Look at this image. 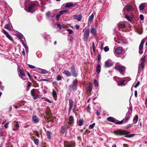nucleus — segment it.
I'll return each instance as SVG.
<instances>
[{
  "instance_id": "nucleus-1",
  "label": "nucleus",
  "mask_w": 147,
  "mask_h": 147,
  "mask_svg": "<svg viewBox=\"0 0 147 147\" xmlns=\"http://www.w3.org/2000/svg\"><path fill=\"white\" fill-rule=\"evenodd\" d=\"M113 133L117 135H125V137L126 138H131L133 137L134 135V134H129L130 132H128L127 131L123 130L122 131L116 130L114 131Z\"/></svg>"
},
{
  "instance_id": "nucleus-2",
  "label": "nucleus",
  "mask_w": 147,
  "mask_h": 147,
  "mask_svg": "<svg viewBox=\"0 0 147 147\" xmlns=\"http://www.w3.org/2000/svg\"><path fill=\"white\" fill-rule=\"evenodd\" d=\"M40 92L37 90L33 89L31 91V94L34 100L40 97V96L39 95Z\"/></svg>"
},
{
  "instance_id": "nucleus-3",
  "label": "nucleus",
  "mask_w": 147,
  "mask_h": 147,
  "mask_svg": "<svg viewBox=\"0 0 147 147\" xmlns=\"http://www.w3.org/2000/svg\"><path fill=\"white\" fill-rule=\"evenodd\" d=\"M146 57V55L144 54L141 58L140 61L141 63L139 64L138 72H140L141 70H143L144 69V63Z\"/></svg>"
},
{
  "instance_id": "nucleus-4",
  "label": "nucleus",
  "mask_w": 147,
  "mask_h": 147,
  "mask_svg": "<svg viewBox=\"0 0 147 147\" xmlns=\"http://www.w3.org/2000/svg\"><path fill=\"white\" fill-rule=\"evenodd\" d=\"M89 29L88 28L86 29L83 34L84 37L83 39L84 40V42H87L88 40V39L89 36Z\"/></svg>"
},
{
  "instance_id": "nucleus-5",
  "label": "nucleus",
  "mask_w": 147,
  "mask_h": 147,
  "mask_svg": "<svg viewBox=\"0 0 147 147\" xmlns=\"http://www.w3.org/2000/svg\"><path fill=\"white\" fill-rule=\"evenodd\" d=\"M47 18L53 21V18L55 17V14L54 13H51L50 11L47 12L46 14Z\"/></svg>"
},
{
  "instance_id": "nucleus-6",
  "label": "nucleus",
  "mask_w": 147,
  "mask_h": 147,
  "mask_svg": "<svg viewBox=\"0 0 147 147\" xmlns=\"http://www.w3.org/2000/svg\"><path fill=\"white\" fill-rule=\"evenodd\" d=\"M35 5L34 3H30L26 10L28 12H33L34 10Z\"/></svg>"
},
{
  "instance_id": "nucleus-7",
  "label": "nucleus",
  "mask_w": 147,
  "mask_h": 147,
  "mask_svg": "<svg viewBox=\"0 0 147 147\" xmlns=\"http://www.w3.org/2000/svg\"><path fill=\"white\" fill-rule=\"evenodd\" d=\"M113 64V63L112 61L110 59H109L105 61L104 67L106 68L112 66Z\"/></svg>"
},
{
  "instance_id": "nucleus-8",
  "label": "nucleus",
  "mask_w": 147,
  "mask_h": 147,
  "mask_svg": "<svg viewBox=\"0 0 147 147\" xmlns=\"http://www.w3.org/2000/svg\"><path fill=\"white\" fill-rule=\"evenodd\" d=\"M19 73V75L20 78L23 80H26V77L25 76V73L22 70H20Z\"/></svg>"
},
{
  "instance_id": "nucleus-9",
  "label": "nucleus",
  "mask_w": 147,
  "mask_h": 147,
  "mask_svg": "<svg viewBox=\"0 0 147 147\" xmlns=\"http://www.w3.org/2000/svg\"><path fill=\"white\" fill-rule=\"evenodd\" d=\"M78 80L76 79L73 82L71 86L72 89L74 91L76 90L77 89Z\"/></svg>"
},
{
  "instance_id": "nucleus-10",
  "label": "nucleus",
  "mask_w": 147,
  "mask_h": 147,
  "mask_svg": "<svg viewBox=\"0 0 147 147\" xmlns=\"http://www.w3.org/2000/svg\"><path fill=\"white\" fill-rule=\"evenodd\" d=\"M71 71L72 76L74 77H76L78 74L76 72L74 65H73L70 67Z\"/></svg>"
},
{
  "instance_id": "nucleus-11",
  "label": "nucleus",
  "mask_w": 147,
  "mask_h": 147,
  "mask_svg": "<svg viewBox=\"0 0 147 147\" xmlns=\"http://www.w3.org/2000/svg\"><path fill=\"white\" fill-rule=\"evenodd\" d=\"M131 115L130 114V110L129 109L128 112L126 113L125 117L122 120L123 122L126 123L127 121L129 119Z\"/></svg>"
},
{
  "instance_id": "nucleus-12",
  "label": "nucleus",
  "mask_w": 147,
  "mask_h": 147,
  "mask_svg": "<svg viewBox=\"0 0 147 147\" xmlns=\"http://www.w3.org/2000/svg\"><path fill=\"white\" fill-rule=\"evenodd\" d=\"M125 67L123 66L118 65L116 66L115 69L118 70L121 74H122L124 70Z\"/></svg>"
},
{
  "instance_id": "nucleus-13",
  "label": "nucleus",
  "mask_w": 147,
  "mask_h": 147,
  "mask_svg": "<svg viewBox=\"0 0 147 147\" xmlns=\"http://www.w3.org/2000/svg\"><path fill=\"white\" fill-rule=\"evenodd\" d=\"M68 128V125H67L62 126L61 127V132L63 134L67 133V130Z\"/></svg>"
},
{
  "instance_id": "nucleus-14",
  "label": "nucleus",
  "mask_w": 147,
  "mask_h": 147,
  "mask_svg": "<svg viewBox=\"0 0 147 147\" xmlns=\"http://www.w3.org/2000/svg\"><path fill=\"white\" fill-rule=\"evenodd\" d=\"M64 147H75V146L74 143H67V141H65L64 142Z\"/></svg>"
},
{
  "instance_id": "nucleus-15",
  "label": "nucleus",
  "mask_w": 147,
  "mask_h": 147,
  "mask_svg": "<svg viewBox=\"0 0 147 147\" xmlns=\"http://www.w3.org/2000/svg\"><path fill=\"white\" fill-rule=\"evenodd\" d=\"M36 69V71L37 72L42 74H46L48 72L46 70L38 68H37Z\"/></svg>"
},
{
  "instance_id": "nucleus-16",
  "label": "nucleus",
  "mask_w": 147,
  "mask_h": 147,
  "mask_svg": "<svg viewBox=\"0 0 147 147\" xmlns=\"http://www.w3.org/2000/svg\"><path fill=\"white\" fill-rule=\"evenodd\" d=\"M127 10L129 13L131 14H133V12L134 11V9L133 7L131 5H129L127 7Z\"/></svg>"
},
{
  "instance_id": "nucleus-17",
  "label": "nucleus",
  "mask_w": 147,
  "mask_h": 147,
  "mask_svg": "<svg viewBox=\"0 0 147 147\" xmlns=\"http://www.w3.org/2000/svg\"><path fill=\"white\" fill-rule=\"evenodd\" d=\"M32 120L34 123H36L39 122V119L36 115H34L32 117Z\"/></svg>"
},
{
  "instance_id": "nucleus-18",
  "label": "nucleus",
  "mask_w": 147,
  "mask_h": 147,
  "mask_svg": "<svg viewBox=\"0 0 147 147\" xmlns=\"http://www.w3.org/2000/svg\"><path fill=\"white\" fill-rule=\"evenodd\" d=\"M134 17L133 14H131L130 16H129L127 14H125V19L129 22L131 21L133 18Z\"/></svg>"
},
{
  "instance_id": "nucleus-19",
  "label": "nucleus",
  "mask_w": 147,
  "mask_h": 147,
  "mask_svg": "<svg viewBox=\"0 0 147 147\" xmlns=\"http://www.w3.org/2000/svg\"><path fill=\"white\" fill-rule=\"evenodd\" d=\"M74 18L78 21H80L82 19V16L81 14L78 15H75L74 16Z\"/></svg>"
},
{
  "instance_id": "nucleus-20",
  "label": "nucleus",
  "mask_w": 147,
  "mask_h": 147,
  "mask_svg": "<svg viewBox=\"0 0 147 147\" xmlns=\"http://www.w3.org/2000/svg\"><path fill=\"white\" fill-rule=\"evenodd\" d=\"M122 48L120 47H117L115 50V52L116 53L120 54L122 53Z\"/></svg>"
},
{
  "instance_id": "nucleus-21",
  "label": "nucleus",
  "mask_w": 147,
  "mask_h": 147,
  "mask_svg": "<svg viewBox=\"0 0 147 147\" xmlns=\"http://www.w3.org/2000/svg\"><path fill=\"white\" fill-rule=\"evenodd\" d=\"M22 105V102H18L16 103L13 105V107L16 109H17Z\"/></svg>"
},
{
  "instance_id": "nucleus-22",
  "label": "nucleus",
  "mask_w": 147,
  "mask_h": 147,
  "mask_svg": "<svg viewBox=\"0 0 147 147\" xmlns=\"http://www.w3.org/2000/svg\"><path fill=\"white\" fill-rule=\"evenodd\" d=\"M96 30L95 28L93 27L91 28L90 33L91 34L95 36L96 34Z\"/></svg>"
},
{
  "instance_id": "nucleus-23",
  "label": "nucleus",
  "mask_w": 147,
  "mask_h": 147,
  "mask_svg": "<svg viewBox=\"0 0 147 147\" xmlns=\"http://www.w3.org/2000/svg\"><path fill=\"white\" fill-rule=\"evenodd\" d=\"M65 7L68 8L70 7H74V5L71 3H67L65 4Z\"/></svg>"
},
{
  "instance_id": "nucleus-24",
  "label": "nucleus",
  "mask_w": 147,
  "mask_h": 147,
  "mask_svg": "<svg viewBox=\"0 0 147 147\" xmlns=\"http://www.w3.org/2000/svg\"><path fill=\"white\" fill-rule=\"evenodd\" d=\"M12 26L11 24H10L9 23L7 24L4 26V28L6 29L7 30H8L9 31L11 30V29L10 28V27Z\"/></svg>"
},
{
  "instance_id": "nucleus-25",
  "label": "nucleus",
  "mask_w": 147,
  "mask_h": 147,
  "mask_svg": "<svg viewBox=\"0 0 147 147\" xmlns=\"http://www.w3.org/2000/svg\"><path fill=\"white\" fill-rule=\"evenodd\" d=\"M107 120L110 121L113 123H115V119L112 117H109L107 119Z\"/></svg>"
},
{
  "instance_id": "nucleus-26",
  "label": "nucleus",
  "mask_w": 147,
  "mask_h": 147,
  "mask_svg": "<svg viewBox=\"0 0 147 147\" xmlns=\"http://www.w3.org/2000/svg\"><path fill=\"white\" fill-rule=\"evenodd\" d=\"M74 121V120L73 119V117L72 116H71L69 117V121L68 122V124L69 125H71L72 124Z\"/></svg>"
},
{
  "instance_id": "nucleus-27",
  "label": "nucleus",
  "mask_w": 147,
  "mask_h": 147,
  "mask_svg": "<svg viewBox=\"0 0 147 147\" xmlns=\"http://www.w3.org/2000/svg\"><path fill=\"white\" fill-rule=\"evenodd\" d=\"M145 3H143L140 4L139 7L140 9L142 11L144 10L145 7Z\"/></svg>"
},
{
  "instance_id": "nucleus-28",
  "label": "nucleus",
  "mask_w": 147,
  "mask_h": 147,
  "mask_svg": "<svg viewBox=\"0 0 147 147\" xmlns=\"http://www.w3.org/2000/svg\"><path fill=\"white\" fill-rule=\"evenodd\" d=\"M96 68V71L97 73L99 74L100 72L101 69V67L100 64L97 65Z\"/></svg>"
},
{
  "instance_id": "nucleus-29",
  "label": "nucleus",
  "mask_w": 147,
  "mask_h": 147,
  "mask_svg": "<svg viewBox=\"0 0 147 147\" xmlns=\"http://www.w3.org/2000/svg\"><path fill=\"white\" fill-rule=\"evenodd\" d=\"M87 89L88 91L91 92L92 89V83H89Z\"/></svg>"
},
{
  "instance_id": "nucleus-30",
  "label": "nucleus",
  "mask_w": 147,
  "mask_h": 147,
  "mask_svg": "<svg viewBox=\"0 0 147 147\" xmlns=\"http://www.w3.org/2000/svg\"><path fill=\"white\" fill-rule=\"evenodd\" d=\"M69 108H72V107L74 105V102L72 100L69 99Z\"/></svg>"
},
{
  "instance_id": "nucleus-31",
  "label": "nucleus",
  "mask_w": 147,
  "mask_h": 147,
  "mask_svg": "<svg viewBox=\"0 0 147 147\" xmlns=\"http://www.w3.org/2000/svg\"><path fill=\"white\" fill-rule=\"evenodd\" d=\"M63 73L68 77L71 74L70 73L68 70L64 71Z\"/></svg>"
},
{
  "instance_id": "nucleus-32",
  "label": "nucleus",
  "mask_w": 147,
  "mask_h": 147,
  "mask_svg": "<svg viewBox=\"0 0 147 147\" xmlns=\"http://www.w3.org/2000/svg\"><path fill=\"white\" fill-rule=\"evenodd\" d=\"M144 43V41L142 40L141 42L139 47V49H143V45Z\"/></svg>"
},
{
  "instance_id": "nucleus-33",
  "label": "nucleus",
  "mask_w": 147,
  "mask_h": 147,
  "mask_svg": "<svg viewBox=\"0 0 147 147\" xmlns=\"http://www.w3.org/2000/svg\"><path fill=\"white\" fill-rule=\"evenodd\" d=\"M16 36L18 37L20 39H23L24 37L21 34H16Z\"/></svg>"
},
{
  "instance_id": "nucleus-34",
  "label": "nucleus",
  "mask_w": 147,
  "mask_h": 147,
  "mask_svg": "<svg viewBox=\"0 0 147 147\" xmlns=\"http://www.w3.org/2000/svg\"><path fill=\"white\" fill-rule=\"evenodd\" d=\"M68 11V10H67V9L61 10V11H60L59 12V13L61 15H63V14L66 13Z\"/></svg>"
},
{
  "instance_id": "nucleus-35",
  "label": "nucleus",
  "mask_w": 147,
  "mask_h": 147,
  "mask_svg": "<svg viewBox=\"0 0 147 147\" xmlns=\"http://www.w3.org/2000/svg\"><path fill=\"white\" fill-rule=\"evenodd\" d=\"M19 127V125L18 124V122H16V124L14 126V128L13 129V130L14 131H16L17 130L16 129H17Z\"/></svg>"
},
{
  "instance_id": "nucleus-36",
  "label": "nucleus",
  "mask_w": 147,
  "mask_h": 147,
  "mask_svg": "<svg viewBox=\"0 0 147 147\" xmlns=\"http://www.w3.org/2000/svg\"><path fill=\"white\" fill-rule=\"evenodd\" d=\"M138 116L137 115L134 118V121L133 122V123L134 124H135L138 121Z\"/></svg>"
},
{
  "instance_id": "nucleus-37",
  "label": "nucleus",
  "mask_w": 147,
  "mask_h": 147,
  "mask_svg": "<svg viewBox=\"0 0 147 147\" xmlns=\"http://www.w3.org/2000/svg\"><path fill=\"white\" fill-rule=\"evenodd\" d=\"M47 137L49 139H51V132L49 131H47Z\"/></svg>"
},
{
  "instance_id": "nucleus-38",
  "label": "nucleus",
  "mask_w": 147,
  "mask_h": 147,
  "mask_svg": "<svg viewBox=\"0 0 147 147\" xmlns=\"http://www.w3.org/2000/svg\"><path fill=\"white\" fill-rule=\"evenodd\" d=\"M78 125L80 126H82L84 124V121L82 119H80L78 121Z\"/></svg>"
},
{
  "instance_id": "nucleus-39",
  "label": "nucleus",
  "mask_w": 147,
  "mask_h": 147,
  "mask_svg": "<svg viewBox=\"0 0 147 147\" xmlns=\"http://www.w3.org/2000/svg\"><path fill=\"white\" fill-rule=\"evenodd\" d=\"M94 18V16L93 14H92V15L90 16L88 18V21L91 22L92 21Z\"/></svg>"
},
{
  "instance_id": "nucleus-40",
  "label": "nucleus",
  "mask_w": 147,
  "mask_h": 147,
  "mask_svg": "<svg viewBox=\"0 0 147 147\" xmlns=\"http://www.w3.org/2000/svg\"><path fill=\"white\" fill-rule=\"evenodd\" d=\"M52 94L53 96L55 98H56L57 97V94L56 92L54 90H53V91L52 92Z\"/></svg>"
},
{
  "instance_id": "nucleus-41",
  "label": "nucleus",
  "mask_w": 147,
  "mask_h": 147,
  "mask_svg": "<svg viewBox=\"0 0 147 147\" xmlns=\"http://www.w3.org/2000/svg\"><path fill=\"white\" fill-rule=\"evenodd\" d=\"M33 141L34 143V144L36 145H38V144L39 142V140L38 139H34Z\"/></svg>"
},
{
  "instance_id": "nucleus-42",
  "label": "nucleus",
  "mask_w": 147,
  "mask_h": 147,
  "mask_svg": "<svg viewBox=\"0 0 147 147\" xmlns=\"http://www.w3.org/2000/svg\"><path fill=\"white\" fill-rule=\"evenodd\" d=\"M124 81H125L124 80H123L120 81L118 83V85L119 86H120L121 85H123L124 84Z\"/></svg>"
},
{
  "instance_id": "nucleus-43",
  "label": "nucleus",
  "mask_w": 147,
  "mask_h": 147,
  "mask_svg": "<svg viewBox=\"0 0 147 147\" xmlns=\"http://www.w3.org/2000/svg\"><path fill=\"white\" fill-rule=\"evenodd\" d=\"M95 125V123H93L92 124H90L89 125V128L90 129H92L93 128Z\"/></svg>"
},
{
  "instance_id": "nucleus-44",
  "label": "nucleus",
  "mask_w": 147,
  "mask_h": 147,
  "mask_svg": "<svg viewBox=\"0 0 147 147\" xmlns=\"http://www.w3.org/2000/svg\"><path fill=\"white\" fill-rule=\"evenodd\" d=\"M94 85L95 86H98V81L96 80L94 81Z\"/></svg>"
},
{
  "instance_id": "nucleus-45",
  "label": "nucleus",
  "mask_w": 147,
  "mask_h": 147,
  "mask_svg": "<svg viewBox=\"0 0 147 147\" xmlns=\"http://www.w3.org/2000/svg\"><path fill=\"white\" fill-rule=\"evenodd\" d=\"M61 14H57L55 16V18L57 21H58L59 19V18L61 16Z\"/></svg>"
},
{
  "instance_id": "nucleus-46",
  "label": "nucleus",
  "mask_w": 147,
  "mask_h": 147,
  "mask_svg": "<svg viewBox=\"0 0 147 147\" xmlns=\"http://www.w3.org/2000/svg\"><path fill=\"white\" fill-rule=\"evenodd\" d=\"M123 122V120L121 121H117L116 122H115V123L116 124H122Z\"/></svg>"
},
{
  "instance_id": "nucleus-47",
  "label": "nucleus",
  "mask_w": 147,
  "mask_h": 147,
  "mask_svg": "<svg viewBox=\"0 0 147 147\" xmlns=\"http://www.w3.org/2000/svg\"><path fill=\"white\" fill-rule=\"evenodd\" d=\"M22 39H20L21 40L20 41H21V42L22 43V45L24 46V45H26V44L25 43V42H24V41L26 42L25 39L24 38H23Z\"/></svg>"
},
{
  "instance_id": "nucleus-48",
  "label": "nucleus",
  "mask_w": 147,
  "mask_h": 147,
  "mask_svg": "<svg viewBox=\"0 0 147 147\" xmlns=\"http://www.w3.org/2000/svg\"><path fill=\"white\" fill-rule=\"evenodd\" d=\"M61 77L60 75H59L57 76V81H59L61 80Z\"/></svg>"
},
{
  "instance_id": "nucleus-49",
  "label": "nucleus",
  "mask_w": 147,
  "mask_h": 147,
  "mask_svg": "<svg viewBox=\"0 0 147 147\" xmlns=\"http://www.w3.org/2000/svg\"><path fill=\"white\" fill-rule=\"evenodd\" d=\"M119 27L121 28H123L125 27V26L124 24H120L119 25Z\"/></svg>"
},
{
  "instance_id": "nucleus-50",
  "label": "nucleus",
  "mask_w": 147,
  "mask_h": 147,
  "mask_svg": "<svg viewBox=\"0 0 147 147\" xmlns=\"http://www.w3.org/2000/svg\"><path fill=\"white\" fill-rule=\"evenodd\" d=\"M104 51L105 52H106L108 51H109V48H108V47L106 46V47H105L104 48Z\"/></svg>"
},
{
  "instance_id": "nucleus-51",
  "label": "nucleus",
  "mask_w": 147,
  "mask_h": 147,
  "mask_svg": "<svg viewBox=\"0 0 147 147\" xmlns=\"http://www.w3.org/2000/svg\"><path fill=\"white\" fill-rule=\"evenodd\" d=\"M140 18L142 21L144 19L143 15L142 14H140Z\"/></svg>"
},
{
  "instance_id": "nucleus-52",
  "label": "nucleus",
  "mask_w": 147,
  "mask_h": 147,
  "mask_svg": "<svg viewBox=\"0 0 147 147\" xmlns=\"http://www.w3.org/2000/svg\"><path fill=\"white\" fill-rule=\"evenodd\" d=\"M29 3H30V1L29 0H26L25 1V3H24V4H25V6H27L28 5V4Z\"/></svg>"
},
{
  "instance_id": "nucleus-53",
  "label": "nucleus",
  "mask_w": 147,
  "mask_h": 147,
  "mask_svg": "<svg viewBox=\"0 0 147 147\" xmlns=\"http://www.w3.org/2000/svg\"><path fill=\"white\" fill-rule=\"evenodd\" d=\"M44 100L45 101L49 102V103H51L52 102L49 99L47 98H45Z\"/></svg>"
},
{
  "instance_id": "nucleus-54",
  "label": "nucleus",
  "mask_w": 147,
  "mask_h": 147,
  "mask_svg": "<svg viewBox=\"0 0 147 147\" xmlns=\"http://www.w3.org/2000/svg\"><path fill=\"white\" fill-rule=\"evenodd\" d=\"M28 65L31 69H33L35 68V67L33 65L29 64H28Z\"/></svg>"
},
{
  "instance_id": "nucleus-55",
  "label": "nucleus",
  "mask_w": 147,
  "mask_h": 147,
  "mask_svg": "<svg viewBox=\"0 0 147 147\" xmlns=\"http://www.w3.org/2000/svg\"><path fill=\"white\" fill-rule=\"evenodd\" d=\"M74 39L73 37L72 36H70V37L68 38V40L72 42Z\"/></svg>"
},
{
  "instance_id": "nucleus-56",
  "label": "nucleus",
  "mask_w": 147,
  "mask_h": 147,
  "mask_svg": "<svg viewBox=\"0 0 147 147\" xmlns=\"http://www.w3.org/2000/svg\"><path fill=\"white\" fill-rule=\"evenodd\" d=\"M67 30L68 31L69 33L70 34H71L73 33V31L72 30L70 29H67Z\"/></svg>"
},
{
  "instance_id": "nucleus-57",
  "label": "nucleus",
  "mask_w": 147,
  "mask_h": 147,
  "mask_svg": "<svg viewBox=\"0 0 147 147\" xmlns=\"http://www.w3.org/2000/svg\"><path fill=\"white\" fill-rule=\"evenodd\" d=\"M140 82L138 81L137 83L135 85L134 87L135 88L137 87L140 84Z\"/></svg>"
},
{
  "instance_id": "nucleus-58",
  "label": "nucleus",
  "mask_w": 147,
  "mask_h": 147,
  "mask_svg": "<svg viewBox=\"0 0 147 147\" xmlns=\"http://www.w3.org/2000/svg\"><path fill=\"white\" fill-rule=\"evenodd\" d=\"M3 32L6 35V36L9 35V34L5 30H3Z\"/></svg>"
},
{
  "instance_id": "nucleus-59",
  "label": "nucleus",
  "mask_w": 147,
  "mask_h": 147,
  "mask_svg": "<svg viewBox=\"0 0 147 147\" xmlns=\"http://www.w3.org/2000/svg\"><path fill=\"white\" fill-rule=\"evenodd\" d=\"M92 49H93V51H94L95 49V45H94V43L93 42H92Z\"/></svg>"
},
{
  "instance_id": "nucleus-60",
  "label": "nucleus",
  "mask_w": 147,
  "mask_h": 147,
  "mask_svg": "<svg viewBox=\"0 0 147 147\" xmlns=\"http://www.w3.org/2000/svg\"><path fill=\"white\" fill-rule=\"evenodd\" d=\"M7 37L10 40H12V37L9 34V35L7 36Z\"/></svg>"
},
{
  "instance_id": "nucleus-61",
  "label": "nucleus",
  "mask_w": 147,
  "mask_h": 147,
  "mask_svg": "<svg viewBox=\"0 0 147 147\" xmlns=\"http://www.w3.org/2000/svg\"><path fill=\"white\" fill-rule=\"evenodd\" d=\"M57 25L58 28H59V29H62V27L60 23L57 24Z\"/></svg>"
},
{
  "instance_id": "nucleus-62",
  "label": "nucleus",
  "mask_w": 147,
  "mask_h": 147,
  "mask_svg": "<svg viewBox=\"0 0 147 147\" xmlns=\"http://www.w3.org/2000/svg\"><path fill=\"white\" fill-rule=\"evenodd\" d=\"M132 126V124H128L126 126V128H127V129H128L130 127H131Z\"/></svg>"
},
{
  "instance_id": "nucleus-63",
  "label": "nucleus",
  "mask_w": 147,
  "mask_h": 147,
  "mask_svg": "<svg viewBox=\"0 0 147 147\" xmlns=\"http://www.w3.org/2000/svg\"><path fill=\"white\" fill-rule=\"evenodd\" d=\"M98 60H100L101 59V56L100 54H98L97 55Z\"/></svg>"
},
{
  "instance_id": "nucleus-64",
  "label": "nucleus",
  "mask_w": 147,
  "mask_h": 147,
  "mask_svg": "<svg viewBox=\"0 0 147 147\" xmlns=\"http://www.w3.org/2000/svg\"><path fill=\"white\" fill-rule=\"evenodd\" d=\"M36 135L38 138H40V135L38 132L37 131H36Z\"/></svg>"
}]
</instances>
